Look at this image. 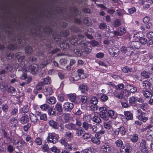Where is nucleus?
<instances>
[{
	"label": "nucleus",
	"instance_id": "774afa93",
	"mask_svg": "<svg viewBox=\"0 0 153 153\" xmlns=\"http://www.w3.org/2000/svg\"><path fill=\"white\" fill-rule=\"evenodd\" d=\"M7 151L9 153H12L14 150L13 146L11 145H9L7 147Z\"/></svg>",
	"mask_w": 153,
	"mask_h": 153
},
{
	"label": "nucleus",
	"instance_id": "c756f323",
	"mask_svg": "<svg viewBox=\"0 0 153 153\" xmlns=\"http://www.w3.org/2000/svg\"><path fill=\"white\" fill-rule=\"evenodd\" d=\"M127 88L128 89L130 93H135L137 91V88L130 85H127Z\"/></svg>",
	"mask_w": 153,
	"mask_h": 153
},
{
	"label": "nucleus",
	"instance_id": "4c0bfd02",
	"mask_svg": "<svg viewBox=\"0 0 153 153\" xmlns=\"http://www.w3.org/2000/svg\"><path fill=\"white\" fill-rule=\"evenodd\" d=\"M151 74H152L151 73L145 71H142L141 74V75L142 76L146 78H149V76Z\"/></svg>",
	"mask_w": 153,
	"mask_h": 153
},
{
	"label": "nucleus",
	"instance_id": "f03ea898",
	"mask_svg": "<svg viewBox=\"0 0 153 153\" xmlns=\"http://www.w3.org/2000/svg\"><path fill=\"white\" fill-rule=\"evenodd\" d=\"M120 51L123 53H126L127 55H129L134 53V51H133V48L130 45L128 47L122 46L120 48Z\"/></svg>",
	"mask_w": 153,
	"mask_h": 153
},
{
	"label": "nucleus",
	"instance_id": "e433bc0d",
	"mask_svg": "<svg viewBox=\"0 0 153 153\" xmlns=\"http://www.w3.org/2000/svg\"><path fill=\"white\" fill-rule=\"evenodd\" d=\"M141 92L144 96L146 98H149L150 97H152L151 93L149 91H145L143 90H142Z\"/></svg>",
	"mask_w": 153,
	"mask_h": 153
},
{
	"label": "nucleus",
	"instance_id": "6e6d98bb",
	"mask_svg": "<svg viewBox=\"0 0 153 153\" xmlns=\"http://www.w3.org/2000/svg\"><path fill=\"white\" fill-rule=\"evenodd\" d=\"M74 130H76V135L78 136H81L83 133V130L81 128H76Z\"/></svg>",
	"mask_w": 153,
	"mask_h": 153
},
{
	"label": "nucleus",
	"instance_id": "a18cd8bd",
	"mask_svg": "<svg viewBox=\"0 0 153 153\" xmlns=\"http://www.w3.org/2000/svg\"><path fill=\"white\" fill-rule=\"evenodd\" d=\"M131 141L134 143H135L138 141L139 138L137 134H135L133 135L131 138Z\"/></svg>",
	"mask_w": 153,
	"mask_h": 153
},
{
	"label": "nucleus",
	"instance_id": "a211bd4d",
	"mask_svg": "<svg viewBox=\"0 0 153 153\" xmlns=\"http://www.w3.org/2000/svg\"><path fill=\"white\" fill-rule=\"evenodd\" d=\"M56 111L59 113H62L63 111V109L62 106V104L59 102H57L55 105L54 108Z\"/></svg>",
	"mask_w": 153,
	"mask_h": 153
},
{
	"label": "nucleus",
	"instance_id": "cd10ccee",
	"mask_svg": "<svg viewBox=\"0 0 153 153\" xmlns=\"http://www.w3.org/2000/svg\"><path fill=\"white\" fill-rule=\"evenodd\" d=\"M82 127L85 130H88L90 128H92L91 124H89L86 122H84L83 123Z\"/></svg>",
	"mask_w": 153,
	"mask_h": 153
},
{
	"label": "nucleus",
	"instance_id": "f257e3e1",
	"mask_svg": "<svg viewBox=\"0 0 153 153\" xmlns=\"http://www.w3.org/2000/svg\"><path fill=\"white\" fill-rule=\"evenodd\" d=\"M59 138V136L56 134L49 133L47 138V141L48 142L54 144L57 142Z\"/></svg>",
	"mask_w": 153,
	"mask_h": 153
},
{
	"label": "nucleus",
	"instance_id": "a19ab883",
	"mask_svg": "<svg viewBox=\"0 0 153 153\" xmlns=\"http://www.w3.org/2000/svg\"><path fill=\"white\" fill-rule=\"evenodd\" d=\"M42 81L44 85H48L50 84L51 82V78L49 77L43 79Z\"/></svg>",
	"mask_w": 153,
	"mask_h": 153
},
{
	"label": "nucleus",
	"instance_id": "f3484780",
	"mask_svg": "<svg viewBox=\"0 0 153 153\" xmlns=\"http://www.w3.org/2000/svg\"><path fill=\"white\" fill-rule=\"evenodd\" d=\"M20 121L22 124H25L29 121V118L27 114H24L20 118Z\"/></svg>",
	"mask_w": 153,
	"mask_h": 153
},
{
	"label": "nucleus",
	"instance_id": "de8ad7c7",
	"mask_svg": "<svg viewBox=\"0 0 153 153\" xmlns=\"http://www.w3.org/2000/svg\"><path fill=\"white\" fill-rule=\"evenodd\" d=\"M33 51L32 48L31 46H27L25 48V52L26 53L30 54Z\"/></svg>",
	"mask_w": 153,
	"mask_h": 153
},
{
	"label": "nucleus",
	"instance_id": "680f3d73",
	"mask_svg": "<svg viewBox=\"0 0 153 153\" xmlns=\"http://www.w3.org/2000/svg\"><path fill=\"white\" fill-rule=\"evenodd\" d=\"M21 109L22 112L25 114L27 113L29 110L28 107L27 105H26L23 108H21Z\"/></svg>",
	"mask_w": 153,
	"mask_h": 153
},
{
	"label": "nucleus",
	"instance_id": "338daca9",
	"mask_svg": "<svg viewBox=\"0 0 153 153\" xmlns=\"http://www.w3.org/2000/svg\"><path fill=\"white\" fill-rule=\"evenodd\" d=\"M129 103L130 105H132L135 102V98L134 97H132L129 98Z\"/></svg>",
	"mask_w": 153,
	"mask_h": 153
},
{
	"label": "nucleus",
	"instance_id": "0e129e2a",
	"mask_svg": "<svg viewBox=\"0 0 153 153\" xmlns=\"http://www.w3.org/2000/svg\"><path fill=\"white\" fill-rule=\"evenodd\" d=\"M141 5L143 7V8L144 10H147L150 7V5L149 4H145L144 2L143 1H142L141 3Z\"/></svg>",
	"mask_w": 153,
	"mask_h": 153
},
{
	"label": "nucleus",
	"instance_id": "79ce46f5",
	"mask_svg": "<svg viewBox=\"0 0 153 153\" xmlns=\"http://www.w3.org/2000/svg\"><path fill=\"white\" fill-rule=\"evenodd\" d=\"M43 151L45 152H50V149L48 146V144L46 143L44 145L41 146Z\"/></svg>",
	"mask_w": 153,
	"mask_h": 153
},
{
	"label": "nucleus",
	"instance_id": "bb28decb",
	"mask_svg": "<svg viewBox=\"0 0 153 153\" xmlns=\"http://www.w3.org/2000/svg\"><path fill=\"white\" fill-rule=\"evenodd\" d=\"M146 113H143V115H139L138 117V119L139 120L145 122L148 120V118L146 117Z\"/></svg>",
	"mask_w": 153,
	"mask_h": 153
},
{
	"label": "nucleus",
	"instance_id": "c85d7f7f",
	"mask_svg": "<svg viewBox=\"0 0 153 153\" xmlns=\"http://www.w3.org/2000/svg\"><path fill=\"white\" fill-rule=\"evenodd\" d=\"M68 99L71 102H74L76 99V96L75 94H69L67 95Z\"/></svg>",
	"mask_w": 153,
	"mask_h": 153
},
{
	"label": "nucleus",
	"instance_id": "58836bf2",
	"mask_svg": "<svg viewBox=\"0 0 153 153\" xmlns=\"http://www.w3.org/2000/svg\"><path fill=\"white\" fill-rule=\"evenodd\" d=\"M92 48L90 46H87L85 47L84 50H83V53L86 54H88L91 51Z\"/></svg>",
	"mask_w": 153,
	"mask_h": 153
},
{
	"label": "nucleus",
	"instance_id": "e2e57ef3",
	"mask_svg": "<svg viewBox=\"0 0 153 153\" xmlns=\"http://www.w3.org/2000/svg\"><path fill=\"white\" fill-rule=\"evenodd\" d=\"M91 141L93 143H96L97 144H99L100 143V140H98L94 136L93 137L91 138Z\"/></svg>",
	"mask_w": 153,
	"mask_h": 153
},
{
	"label": "nucleus",
	"instance_id": "f704fd0d",
	"mask_svg": "<svg viewBox=\"0 0 153 153\" xmlns=\"http://www.w3.org/2000/svg\"><path fill=\"white\" fill-rule=\"evenodd\" d=\"M114 95V97L119 99H122L124 97V94L122 92L119 93L117 91H115Z\"/></svg>",
	"mask_w": 153,
	"mask_h": 153
},
{
	"label": "nucleus",
	"instance_id": "72a5a7b5",
	"mask_svg": "<svg viewBox=\"0 0 153 153\" xmlns=\"http://www.w3.org/2000/svg\"><path fill=\"white\" fill-rule=\"evenodd\" d=\"M144 88L146 90H148L150 88V83L147 81H145L143 82Z\"/></svg>",
	"mask_w": 153,
	"mask_h": 153
},
{
	"label": "nucleus",
	"instance_id": "a878e982",
	"mask_svg": "<svg viewBox=\"0 0 153 153\" xmlns=\"http://www.w3.org/2000/svg\"><path fill=\"white\" fill-rule=\"evenodd\" d=\"M30 117L31 121L33 123H36L38 120V117L36 114L32 113L30 114Z\"/></svg>",
	"mask_w": 153,
	"mask_h": 153
},
{
	"label": "nucleus",
	"instance_id": "dca6fc26",
	"mask_svg": "<svg viewBox=\"0 0 153 153\" xmlns=\"http://www.w3.org/2000/svg\"><path fill=\"white\" fill-rule=\"evenodd\" d=\"M79 88L82 93H86L88 91V88L87 85L85 84L80 85L79 86Z\"/></svg>",
	"mask_w": 153,
	"mask_h": 153
},
{
	"label": "nucleus",
	"instance_id": "4be33fe9",
	"mask_svg": "<svg viewBox=\"0 0 153 153\" xmlns=\"http://www.w3.org/2000/svg\"><path fill=\"white\" fill-rule=\"evenodd\" d=\"M65 126L67 129L70 130H74L76 128L75 125L72 123L65 124Z\"/></svg>",
	"mask_w": 153,
	"mask_h": 153
},
{
	"label": "nucleus",
	"instance_id": "1a4fd4ad",
	"mask_svg": "<svg viewBox=\"0 0 153 153\" xmlns=\"http://www.w3.org/2000/svg\"><path fill=\"white\" fill-rule=\"evenodd\" d=\"M70 40L68 39L64 41L60 45V47L63 50L69 48H70Z\"/></svg>",
	"mask_w": 153,
	"mask_h": 153
},
{
	"label": "nucleus",
	"instance_id": "aec40b11",
	"mask_svg": "<svg viewBox=\"0 0 153 153\" xmlns=\"http://www.w3.org/2000/svg\"><path fill=\"white\" fill-rule=\"evenodd\" d=\"M48 123L51 126L55 129H57L59 128V125L58 123L53 120H50Z\"/></svg>",
	"mask_w": 153,
	"mask_h": 153
},
{
	"label": "nucleus",
	"instance_id": "7ed1b4c3",
	"mask_svg": "<svg viewBox=\"0 0 153 153\" xmlns=\"http://www.w3.org/2000/svg\"><path fill=\"white\" fill-rule=\"evenodd\" d=\"M99 111L101 112L100 115L101 118H102L104 120L107 121L108 120V118L107 115L108 111L105 107H101L99 108Z\"/></svg>",
	"mask_w": 153,
	"mask_h": 153
},
{
	"label": "nucleus",
	"instance_id": "b1692460",
	"mask_svg": "<svg viewBox=\"0 0 153 153\" xmlns=\"http://www.w3.org/2000/svg\"><path fill=\"white\" fill-rule=\"evenodd\" d=\"M53 92V89L51 87H48L45 88L44 94L46 96H48L51 95Z\"/></svg>",
	"mask_w": 153,
	"mask_h": 153
},
{
	"label": "nucleus",
	"instance_id": "ddd939ff",
	"mask_svg": "<svg viewBox=\"0 0 153 153\" xmlns=\"http://www.w3.org/2000/svg\"><path fill=\"white\" fill-rule=\"evenodd\" d=\"M103 153H110L111 152V149L110 146L105 144L101 148Z\"/></svg>",
	"mask_w": 153,
	"mask_h": 153
},
{
	"label": "nucleus",
	"instance_id": "13d9d810",
	"mask_svg": "<svg viewBox=\"0 0 153 153\" xmlns=\"http://www.w3.org/2000/svg\"><path fill=\"white\" fill-rule=\"evenodd\" d=\"M50 110L48 112V114L49 116H53L54 115L56 114V111L54 109H53L52 107H51V108H49Z\"/></svg>",
	"mask_w": 153,
	"mask_h": 153
},
{
	"label": "nucleus",
	"instance_id": "393cba45",
	"mask_svg": "<svg viewBox=\"0 0 153 153\" xmlns=\"http://www.w3.org/2000/svg\"><path fill=\"white\" fill-rule=\"evenodd\" d=\"M46 102L50 104H55L56 102L55 98L53 97H50L49 98H46Z\"/></svg>",
	"mask_w": 153,
	"mask_h": 153
},
{
	"label": "nucleus",
	"instance_id": "052dcab7",
	"mask_svg": "<svg viewBox=\"0 0 153 153\" xmlns=\"http://www.w3.org/2000/svg\"><path fill=\"white\" fill-rule=\"evenodd\" d=\"M100 100L101 101L105 102L108 99V97L105 94H102L100 97Z\"/></svg>",
	"mask_w": 153,
	"mask_h": 153
},
{
	"label": "nucleus",
	"instance_id": "473e14b6",
	"mask_svg": "<svg viewBox=\"0 0 153 153\" xmlns=\"http://www.w3.org/2000/svg\"><path fill=\"white\" fill-rule=\"evenodd\" d=\"M145 129H148L147 131V134H149L150 135H152L153 134V126H152L151 125H149L146 126Z\"/></svg>",
	"mask_w": 153,
	"mask_h": 153
},
{
	"label": "nucleus",
	"instance_id": "3c124183",
	"mask_svg": "<svg viewBox=\"0 0 153 153\" xmlns=\"http://www.w3.org/2000/svg\"><path fill=\"white\" fill-rule=\"evenodd\" d=\"M117 129L118 130L120 133L121 134L123 135L125 134L126 132V130L125 128L123 126H121Z\"/></svg>",
	"mask_w": 153,
	"mask_h": 153
},
{
	"label": "nucleus",
	"instance_id": "bf43d9fd",
	"mask_svg": "<svg viewBox=\"0 0 153 153\" xmlns=\"http://www.w3.org/2000/svg\"><path fill=\"white\" fill-rule=\"evenodd\" d=\"M1 109L4 112L8 111L9 106L6 104H4L1 105Z\"/></svg>",
	"mask_w": 153,
	"mask_h": 153
},
{
	"label": "nucleus",
	"instance_id": "423d86ee",
	"mask_svg": "<svg viewBox=\"0 0 153 153\" xmlns=\"http://www.w3.org/2000/svg\"><path fill=\"white\" fill-rule=\"evenodd\" d=\"M13 70V67L11 65L8 64L5 66L4 69L0 71V75L7 74L11 72Z\"/></svg>",
	"mask_w": 153,
	"mask_h": 153
},
{
	"label": "nucleus",
	"instance_id": "0eeeda50",
	"mask_svg": "<svg viewBox=\"0 0 153 153\" xmlns=\"http://www.w3.org/2000/svg\"><path fill=\"white\" fill-rule=\"evenodd\" d=\"M146 142L145 140H143L140 143V149L142 153H148L149 151L146 146Z\"/></svg>",
	"mask_w": 153,
	"mask_h": 153
},
{
	"label": "nucleus",
	"instance_id": "c9c22d12",
	"mask_svg": "<svg viewBox=\"0 0 153 153\" xmlns=\"http://www.w3.org/2000/svg\"><path fill=\"white\" fill-rule=\"evenodd\" d=\"M83 22L87 26H89L91 24V19L88 17H85L83 19Z\"/></svg>",
	"mask_w": 153,
	"mask_h": 153
},
{
	"label": "nucleus",
	"instance_id": "5701e85b",
	"mask_svg": "<svg viewBox=\"0 0 153 153\" xmlns=\"http://www.w3.org/2000/svg\"><path fill=\"white\" fill-rule=\"evenodd\" d=\"M107 115L108 117L113 119H115L117 116L115 115V112L114 110H108Z\"/></svg>",
	"mask_w": 153,
	"mask_h": 153
},
{
	"label": "nucleus",
	"instance_id": "69168bd1",
	"mask_svg": "<svg viewBox=\"0 0 153 153\" xmlns=\"http://www.w3.org/2000/svg\"><path fill=\"white\" fill-rule=\"evenodd\" d=\"M17 46L16 44L14 45L13 44H10L8 46V49L11 50H14L17 48Z\"/></svg>",
	"mask_w": 153,
	"mask_h": 153
},
{
	"label": "nucleus",
	"instance_id": "4468645a",
	"mask_svg": "<svg viewBox=\"0 0 153 153\" xmlns=\"http://www.w3.org/2000/svg\"><path fill=\"white\" fill-rule=\"evenodd\" d=\"M14 42L15 43H16L17 42L20 45L23 47L25 45V41L23 39H22V38L18 37L16 38L15 40L14 41Z\"/></svg>",
	"mask_w": 153,
	"mask_h": 153
},
{
	"label": "nucleus",
	"instance_id": "8fccbe9b",
	"mask_svg": "<svg viewBox=\"0 0 153 153\" xmlns=\"http://www.w3.org/2000/svg\"><path fill=\"white\" fill-rule=\"evenodd\" d=\"M114 25L115 27H117L121 25V21L119 19L115 20L113 22Z\"/></svg>",
	"mask_w": 153,
	"mask_h": 153
},
{
	"label": "nucleus",
	"instance_id": "2f4dec72",
	"mask_svg": "<svg viewBox=\"0 0 153 153\" xmlns=\"http://www.w3.org/2000/svg\"><path fill=\"white\" fill-rule=\"evenodd\" d=\"M17 120L15 118H13L10 120L11 126L16 127L17 125Z\"/></svg>",
	"mask_w": 153,
	"mask_h": 153
},
{
	"label": "nucleus",
	"instance_id": "20e7f679",
	"mask_svg": "<svg viewBox=\"0 0 153 153\" xmlns=\"http://www.w3.org/2000/svg\"><path fill=\"white\" fill-rule=\"evenodd\" d=\"M126 31L125 28L122 26L119 27L117 30L114 32L113 33L115 36H121L125 33Z\"/></svg>",
	"mask_w": 153,
	"mask_h": 153
},
{
	"label": "nucleus",
	"instance_id": "9b49d317",
	"mask_svg": "<svg viewBox=\"0 0 153 153\" xmlns=\"http://www.w3.org/2000/svg\"><path fill=\"white\" fill-rule=\"evenodd\" d=\"M131 147L128 144H126L125 146H122L120 148L121 153H129L130 152Z\"/></svg>",
	"mask_w": 153,
	"mask_h": 153
},
{
	"label": "nucleus",
	"instance_id": "6e6552de",
	"mask_svg": "<svg viewBox=\"0 0 153 153\" xmlns=\"http://www.w3.org/2000/svg\"><path fill=\"white\" fill-rule=\"evenodd\" d=\"M63 106L65 111L70 112L74 108V105L73 103L67 102L64 103Z\"/></svg>",
	"mask_w": 153,
	"mask_h": 153
},
{
	"label": "nucleus",
	"instance_id": "f8f14e48",
	"mask_svg": "<svg viewBox=\"0 0 153 153\" xmlns=\"http://www.w3.org/2000/svg\"><path fill=\"white\" fill-rule=\"evenodd\" d=\"M38 69V66L36 64L30 65L29 67V69L33 74H35Z\"/></svg>",
	"mask_w": 153,
	"mask_h": 153
},
{
	"label": "nucleus",
	"instance_id": "5fc2aeb1",
	"mask_svg": "<svg viewBox=\"0 0 153 153\" xmlns=\"http://www.w3.org/2000/svg\"><path fill=\"white\" fill-rule=\"evenodd\" d=\"M83 139L84 140H88L90 139L91 137V134L89 133H85L82 136Z\"/></svg>",
	"mask_w": 153,
	"mask_h": 153
},
{
	"label": "nucleus",
	"instance_id": "09e8293b",
	"mask_svg": "<svg viewBox=\"0 0 153 153\" xmlns=\"http://www.w3.org/2000/svg\"><path fill=\"white\" fill-rule=\"evenodd\" d=\"M7 58L8 60L12 59L14 57L13 54L12 52H7L6 55Z\"/></svg>",
	"mask_w": 153,
	"mask_h": 153
},
{
	"label": "nucleus",
	"instance_id": "7c9ffc66",
	"mask_svg": "<svg viewBox=\"0 0 153 153\" xmlns=\"http://www.w3.org/2000/svg\"><path fill=\"white\" fill-rule=\"evenodd\" d=\"M74 51L76 54L78 56H81L82 55L83 51L81 50L79 48H75L74 50Z\"/></svg>",
	"mask_w": 153,
	"mask_h": 153
},
{
	"label": "nucleus",
	"instance_id": "4d7b16f0",
	"mask_svg": "<svg viewBox=\"0 0 153 153\" xmlns=\"http://www.w3.org/2000/svg\"><path fill=\"white\" fill-rule=\"evenodd\" d=\"M71 31L74 32H80L81 30H80L79 28L76 27L75 26H73L71 27Z\"/></svg>",
	"mask_w": 153,
	"mask_h": 153
},
{
	"label": "nucleus",
	"instance_id": "2eb2a0df",
	"mask_svg": "<svg viewBox=\"0 0 153 153\" xmlns=\"http://www.w3.org/2000/svg\"><path fill=\"white\" fill-rule=\"evenodd\" d=\"M124 114L126 117V119L127 120H133V114L129 111H125Z\"/></svg>",
	"mask_w": 153,
	"mask_h": 153
},
{
	"label": "nucleus",
	"instance_id": "39448f33",
	"mask_svg": "<svg viewBox=\"0 0 153 153\" xmlns=\"http://www.w3.org/2000/svg\"><path fill=\"white\" fill-rule=\"evenodd\" d=\"M109 52L112 56H117L118 55L119 51L118 48L113 46L109 49Z\"/></svg>",
	"mask_w": 153,
	"mask_h": 153
},
{
	"label": "nucleus",
	"instance_id": "ea45409f",
	"mask_svg": "<svg viewBox=\"0 0 153 153\" xmlns=\"http://www.w3.org/2000/svg\"><path fill=\"white\" fill-rule=\"evenodd\" d=\"M93 121L97 123H100L102 122V120L100 117L97 116H94L93 118Z\"/></svg>",
	"mask_w": 153,
	"mask_h": 153
},
{
	"label": "nucleus",
	"instance_id": "864d4df0",
	"mask_svg": "<svg viewBox=\"0 0 153 153\" xmlns=\"http://www.w3.org/2000/svg\"><path fill=\"white\" fill-rule=\"evenodd\" d=\"M18 109L15 107H13L10 112L11 114L13 116H16L17 114Z\"/></svg>",
	"mask_w": 153,
	"mask_h": 153
},
{
	"label": "nucleus",
	"instance_id": "412c9836",
	"mask_svg": "<svg viewBox=\"0 0 153 153\" xmlns=\"http://www.w3.org/2000/svg\"><path fill=\"white\" fill-rule=\"evenodd\" d=\"M70 44H71L73 45H77L78 43H80L79 42L78 39L75 36H73L72 37L71 40H70Z\"/></svg>",
	"mask_w": 153,
	"mask_h": 153
},
{
	"label": "nucleus",
	"instance_id": "37998d69",
	"mask_svg": "<svg viewBox=\"0 0 153 153\" xmlns=\"http://www.w3.org/2000/svg\"><path fill=\"white\" fill-rule=\"evenodd\" d=\"M50 151L51 152V153H60V150L56 147L51 148Z\"/></svg>",
	"mask_w": 153,
	"mask_h": 153
},
{
	"label": "nucleus",
	"instance_id": "603ef678",
	"mask_svg": "<svg viewBox=\"0 0 153 153\" xmlns=\"http://www.w3.org/2000/svg\"><path fill=\"white\" fill-rule=\"evenodd\" d=\"M115 143L116 146L118 147L121 148L123 145V142L122 140L120 139L116 141Z\"/></svg>",
	"mask_w": 153,
	"mask_h": 153
},
{
	"label": "nucleus",
	"instance_id": "6ab92c4d",
	"mask_svg": "<svg viewBox=\"0 0 153 153\" xmlns=\"http://www.w3.org/2000/svg\"><path fill=\"white\" fill-rule=\"evenodd\" d=\"M111 123V121H109L108 122L104 123V127L105 128L109 130L108 132L110 133L111 132V129L112 128Z\"/></svg>",
	"mask_w": 153,
	"mask_h": 153
},
{
	"label": "nucleus",
	"instance_id": "49530a36",
	"mask_svg": "<svg viewBox=\"0 0 153 153\" xmlns=\"http://www.w3.org/2000/svg\"><path fill=\"white\" fill-rule=\"evenodd\" d=\"M90 102L91 104L94 105H96L98 103V100L96 97H94L91 98Z\"/></svg>",
	"mask_w": 153,
	"mask_h": 153
},
{
	"label": "nucleus",
	"instance_id": "9d476101",
	"mask_svg": "<svg viewBox=\"0 0 153 153\" xmlns=\"http://www.w3.org/2000/svg\"><path fill=\"white\" fill-rule=\"evenodd\" d=\"M129 45L131 47L133 48V51L135 49H138L141 46V44L138 41H135L130 42Z\"/></svg>",
	"mask_w": 153,
	"mask_h": 153
},
{
	"label": "nucleus",
	"instance_id": "c03bdc74",
	"mask_svg": "<svg viewBox=\"0 0 153 153\" xmlns=\"http://www.w3.org/2000/svg\"><path fill=\"white\" fill-rule=\"evenodd\" d=\"M52 36L54 39L57 42L59 41L61 38V36L58 33L53 34Z\"/></svg>",
	"mask_w": 153,
	"mask_h": 153
}]
</instances>
